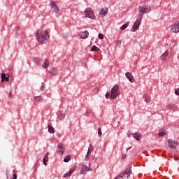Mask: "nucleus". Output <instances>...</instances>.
Instances as JSON below:
<instances>
[{"label":"nucleus","mask_w":179,"mask_h":179,"mask_svg":"<svg viewBox=\"0 0 179 179\" xmlns=\"http://www.w3.org/2000/svg\"><path fill=\"white\" fill-rule=\"evenodd\" d=\"M175 94L179 96V88L175 90Z\"/></svg>","instance_id":"nucleus-38"},{"label":"nucleus","mask_w":179,"mask_h":179,"mask_svg":"<svg viewBox=\"0 0 179 179\" xmlns=\"http://www.w3.org/2000/svg\"><path fill=\"white\" fill-rule=\"evenodd\" d=\"M92 152H93V145L92 144H90L88 147V151H87L88 155H90Z\"/></svg>","instance_id":"nucleus-25"},{"label":"nucleus","mask_w":179,"mask_h":179,"mask_svg":"<svg viewBox=\"0 0 179 179\" xmlns=\"http://www.w3.org/2000/svg\"><path fill=\"white\" fill-rule=\"evenodd\" d=\"M122 159H125V156L122 157Z\"/></svg>","instance_id":"nucleus-51"},{"label":"nucleus","mask_w":179,"mask_h":179,"mask_svg":"<svg viewBox=\"0 0 179 179\" xmlns=\"http://www.w3.org/2000/svg\"><path fill=\"white\" fill-rule=\"evenodd\" d=\"M48 132L50 134H55V130L54 127H52V126L49 124L48 126Z\"/></svg>","instance_id":"nucleus-18"},{"label":"nucleus","mask_w":179,"mask_h":179,"mask_svg":"<svg viewBox=\"0 0 179 179\" xmlns=\"http://www.w3.org/2000/svg\"><path fill=\"white\" fill-rule=\"evenodd\" d=\"M49 73L51 75V76H55L57 73H58V71L55 69H53L52 71H50Z\"/></svg>","instance_id":"nucleus-21"},{"label":"nucleus","mask_w":179,"mask_h":179,"mask_svg":"<svg viewBox=\"0 0 179 179\" xmlns=\"http://www.w3.org/2000/svg\"><path fill=\"white\" fill-rule=\"evenodd\" d=\"M129 149H131V147H129V148L127 149V152H128V150H129Z\"/></svg>","instance_id":"nucleus-49"},{"label":"nucleus","mask_w":179,"mask_h":179,"mask_svg":"<svg viewBox=\"0 0 179 179\" xmlns=\"http://www.w3.org/2000/svg\"><path fill=\"white\" fill-rule=\"evenodd\" d=\"M80 37H81V38H84V39L87 38V37H89V31H85L82 32Z\"/></svg>","instance_id":"nucleus-17"},{"label":"nucleus","mask_w":179,"mask_h":179,"mask_svg":"<svg viewBox=\"0 0 179 179\" xmlns=\"http://www.w3.org/2000/svg\"><path fill=\"white\" fill-rule=\"evenodd\" d=\"M98 38L99 40H103V38H104V35H103V34H99Z\"/></svg>","instance_id":"nucleus-34"},{"label":"nucleus","mask_w":179,"mask_h":179,"mask_svg":"<svg viewBox=\"0 0 179 179\" xmlns=\"http://www.w3.org/2000/svg\"><path fill=\"white\" fill-rule=\"evenodd\" d=\"M164 135H166V131H159L158 134L159 136H164Z\"/></svg>","instance_id":"nucleus-30"},{"label":"nucleus","mask_w":179,"mask_h":179,"mask_svg":"<svg viewBox=\"0 0 179 179\" xmlns=\"http://www.w3.org/2000/svg\"><path fill=\"white\" fill-rule=\"evenodd\" d=\"M35 101H41L43 100V96H38L34 97Z\"/></svg>","instance_id":"nucleus-27"},{"label":"nucleus","mask_w":179,"mask_h":179,"mask_svg":"<svg viewBox=\"0 0 179 179\" xmlns=\"http://www.w3.org/2000/svg\"><path fill=\"white\" fill-rule=\"evenodd\" d=\"M58 117L59 118L60 121H62V120L65 118V113H61L58 115Z\"/></svg>","instance_id":"nucleus-28"},{"label":"nucleus","mask_w":179,"mask_h":179,"mask_svg":"<svg viewBox=\"0 0 179 179\" xmlns=\"http://www.w3.org/2000/svg\"><path fill=\"white\" fill-rule=\"evenodd\" d=\"M85 17H89L90 19H94L96 16L94 15V13L93 10L90 8H87L85 10Z\"/></svg>","instance_id":"nucleus-4"},{"label":"nucleus","mask_w":179,"mask_h":179,"mask_svg":"<svg viewBox=\"0 0 179 179\" xmlns=\"http://www.w3.org/2000/svg\"><path fill=\"white\" fill-rule=\"evenodd\" d=\"M132 174V172L131 171V166H129L128 169H127L122 175V179H129V176Z\"/></svg>","instance_id":"nucleus-5"},{"label":"nucleus","mask_w":179,"mask_h":179,"mask_svg":"<svg viewBox=\"0 0 179 179\" xmlns=\"http://www.w3.org/2000/svg\"><path fill=\"white\" fill-rule=\"evenodd\" d=\"M100 50L99 49V48H97L96 45H93L92 48H91V50L90 51L91 52H93V51H99Z\"/></svg>","instance_id":"nucleus-26"},{"label":"nucleus","mask_w":179,"mask_h":179,"mask_svg":"<svg viewBox=\"0 0 179 179\" xmlns=\"http://www.w3.org/2000/svg\"><path fill=\"white\" fill-rule=\"evenodd\" d=\"M174 159H175L176 161L178 160V163H179V158L178 157H175Z\"/></svg>","instance_id":"nucleus-46"},{"label":"nucleus","mask_w":179,"mask_h":179,"mask_svg":"<svg viewBox=\"0 0 179 179\" xmlns=\"http://www.w3.org/2000/svg\"><path fill=\"white\" fill-rule=\"evenodd\" d=\"M6 176H7L8 179H10V178H9V176H8V173H6Z\"/></svg>","instance_id":"nucleus-50"},{"label":"nucleus","mask_w":179,"mask_h":179,"mask_svg":"<svg viewBox=\"0 0 179 179\" xmlns=\"http://www.w3.org/2000/svg\"><path fill=\"white\" fill-rule=\"evenodd\" d=\"M36 37L39 44H45L47 41H48V38H50V35L48 34V31H45L43 34V32L38 29L36 32Z\"/></svg>","instance_id":"nucleus-1"},{"label":"nucleus","mask_w":179,"mask_h":179,"mask_svg":"<svg viewBox=\"0 0 179 179\" xmlns=\"http://www.w3.org/2000/svg\"><path fill=\"white\" fill-rule=\"evenodd\" d=\"M99 17H104L106 15H108V8H103L99 13Z\"/></svg>","instance_id":"nucleus-11"},{"label":"nucleus","mask_w":179,"mask_h":179,"mask_svg":"<svg viewBox=\"0 0 179 179\" xmlns=\"http://www.w3.org/2000/svg\"><path fill=\"white\" fill-rule=\"evenodd\" d=\"M138 17L139 19L135 21L131 29V31H132L133 33L136 31V30L139 29V26H141V23H142V19H143V15L139 14Z\"/></svg>","instance_id":"nucleus-2"},{"label":"nucleus","mask_w":179,"mask_h":179,"mask_svg":"<svg viewBox=\"0 0 179 179\" xmlns=\"http://www.w3.org/2000/svg\"><path fill=\"white\" fill-rule=\"evenodd\" d=\"M50 6L55 13H59V8H58L55 1H52Z\"/></svg>","instance_id":"nucleus-10"},{"label":"nucleus","mask_w":179,"mask_h":179,"mask_svg":"<svg viewBox=\"0 0 179 179\" xmlns=\"http://www.w3.org/2000/svg\"><path fill=\"white\" fill-rule=\"evenodd\" d=\"M9 76H10L9 74L6 76L5 73H1V82H9Z\"/></svg>","instance_id":"nucleus-13"},{"label":"nucleus","mask_w":179,"mask_h":179,"mask_svg":"<svg viewBox=\"0 0 179 179\" xmlns=\"http://www.w3.org/2000/svg\"><path fill=\"white\" fill-rule=\"evenodd\" d=\"M47 162H48V158H43V163L44 166H47Z\"/></svg>","instance_id":"nucleus-33"},{"label":"nucleus","mask_w":179,"mask_h":179,"mask_svg":"<svg viewBox=\"0 0 179 179\" xmlns=\"http://www.w3.org/2000/svg\"><path fill=\"white\" fill-rule=\"evenodd\" d=\"M168 144H169V146H170V148L171 149H176V148H177V146H178V143H177L176 141H173L171 139L168 140Z\"/></svg>","instance_id":"nucleus-9"},{"label":"nucleus","mask_w":179,"mask_h":179,"mask_svg":"<svg viewBox=\"0 0 179 179\" xmlns=\"http://www.w3.org/2000/svg\"><path fill=\"white\" fill-rule=\"evenodd\" d=\"M34 62H35V64H40V59H38V58H34L33 59Z\"/></svg>","instance_id":"nucleus-32"},{"label":"nucleus","mask_w":179,"mask_h":179,"mask_svg":"<svg viewBox=\"0 0 179 179\" xmlns=\"http://www.w3.org/2000/svg\"><path fill=\"white\" fill-rule=\"evenodd\" d=\"M134 139L136 141H141V136H142V134H138L137 133H135L134 134Z\"/></svg>","instance_id":"nucleus-23"},{"label":"nucleus","mask_w":179,"mask_h":179,"mask_svg":"<svg viewBox=\"0 0 179 179\" xmlns=\"http://www.w3.org/2000/svg\"><path fill=\"white\" fill-rule=\"evenodd\" d=\"M105 97H106V99H109V98H110V93L106 92V95H105Z\"/></svg>","instance_id":"nucleus-39"},{"label":"nucleus","mask_w":179,"mask_h":179,"mask_svg":"<svg viewBox=\"0 0 179 179\" xmlns=\"http://www.w3.org/2000/svg\"><path fill=\"white\" fill-rule=\"evenodd\" d=\"M178 108L177 105L174 103H169L167 106V109L168 110H176Z\"/></svg>","instance_id":"nucleus-15"},{"label":"nucleus","mask_w":179,"mask_h":179,"mask_svg":"<svg viewBox=\"0 0 179 179\" xmlns=\"http://www.w3.org/2000/svg\"><path fill=\"white\" fill-rule=\"evenodd\" d=\"M90 114H92V110H87V112H86V115L87 117H90Z\"/></svg>","instance_id":"nucleus-35"},{"label":"nucleus","mask_w":179,"mask_h":179,"mask_svg":"<svg viewBox=\"0 0 179 179\" xmlns=\"http://www.w3.org/2000/svg\"><path fill=\"white\" fill-rule=\"evenodd\" d=\"M57 148L59 150H57V155H60L62 157V155H64V152L65 151V145H64L62 143H59L57 145Z\"/></svg>","instance_id":"nucleus-6"},{"label":"nucleus","mask_w":179,"mask_h":179,"mask_svg":"<svg viewBox=\"0 0 179 179\" xmlns=\"http://www.w3.org/2000/svg\"><path fill=\"white\" fill-rule=\"evenodd\" d=\"M102 132H101V128H99L98 129V136H101L102 135Z\"/></svg>","instance_id":"nucleus-36"},{"label":"nucleus","mask_w":179,"mask_h":179,"mask_svg":"<svg viewBox=\"0 0 179 179\" xmlns=\"http://www.w3.org/2000/svg\"><path fill=\"white\" fill-rule=\"evenodd\" d=\"M13 179H17V175L16 173L13 175Z\"/></svg>","instance_id":"nucleus-40"},{"label":"nucleus","mask_w":179,"mask_h":179,"mask_svg":"<svg viewBox=\"0 0 179 179\" xmlns=\"http://www.w3.org/2000/svg\"><path fill=\"white\" fill-rule=\"evenodd\" d=\"M171 33H178L179 32V22H176L171 29Z\"/></svg>","instance_id":"nucleus-8"},{"label":"nucleus","mask_w":179,"mask_h":179,"mask_svg":"<svg viewBox=\"0 0 179 179\" xmlns=\"http://www.w3.org/2000/svg\"><path fill=\"white\" fill-rule=\"evenodd\" d=\"M92 168H90V164H89V167L86 165H83L80 171V174H86L87 171H92Z\"/></svg>","instance_id":"nucleus-7"},{"label":"nucleus","mask_w":179,"mask_h":179,"mask_svg":"<svg viewBox=\"0 0 179 179\" xmlns=\"http://www.w3.org/2000/svg\"><path fill=\"white\" fill-rule=\"evenodd\" d=\"M43 158L48 159V152H47V153L45 155V157H44Z\"/></svg>","instance_id":"nucleus-44"},{"label":"nucleus","mask_w":179,"mask_h":179,"mask_svg":"<svg viewBox=\"0 0 179 179\" xmlns=\"http://www.w3.org/2000/svg\"><path fill=\"white\" fill-rule=\"evenodd\" d=\"M73 173V170L71 169V171L69 173L64 174L63 177L64 178H66V177H71V176H72Z\"/></svg>","instance_id":"nucleus-19"},{"label":"nucleus","mask_w":179,"mask_h":179,"mask_svg":"<svg viewBox=\"0 0 179 179\" xmlns=\"http://www.w3.org/2000/svg\"><path fill=\"white\" fill-rule=\"evenodd\" d=\"M45 89V87L44 86H42L41 88V90L43 92Z\"/></svg>","instance_id":"nucleus-47"},{"label":"nucleus","mask_w":179,"mask_h":179,"mask_svg":"<svg viewBox=\"0 0 179 179\" xmlns=\"http://www.w3.org/2000/svg\"><path fill=\"white\" fill-rule=\"evenodd\" d=\"M121 41L118 40L115 42L116 45H118L119 47L121 45Z\"/></svg>","instance_id":"nucleus-37"},{"label":"nucleus","mask_w":179,"mask_h":179,"mask_svg":"<svg viewBox=\"0 0 179 179\" xmlns=\"http://www.w3.org/2000/svg\"><path fill=\"white\" fill-rule=\"evenodd\" d=\"M89 159H90V154H89V152H87V155L85 156V162H87Z\"/></svg>","instance_id":"nucleus-31"},{"label":"nucleus","mask_w":179,"mask_h":179,"mask_svg":"<svg viewBox=\"0 0 179 179\" xmlns=\"http://www.w3.org/2000/svg\"><path fill=\"white\" fill-rule=\"evenodd\" d=\"M145 103H150V96L148 94H145Z\"/></svg>","instance_id":"nucleus-22"},{"label":"nucleus","mask_w":179,"mask_h":179,"mask_svg":"<svg viewBox=\"0 0 179 179\" xmlns=\"http://www.w3.org/2000/svg\"><path fill=\"white\" fill-rule=\"evenodd\" d=\"M129 1H134V0H129Z\"/></svg>","instance_id":"nucleus-53"},{"label":"nucleus","mask_w":179,"mask_h":179,"mask_svg":"<svg viewBox=\"0 0 179 179\" xmlns=\"http://www.w3.org/2000/svg\"><path fill=\"white\" fill-rule=\"evenodd\" d=\"M145 10H146V13H149V12H150V8H146V9H145Z\"/></svg>","instance_id":"nucleus-43"},{"label":"nucleus","mask_w":179,"mask_h":179,"mask_svg":"<svg viewBox=\"0 0 179 179\" xmlns=\"http://www.w3.org/2000/svg\"><path fill=\"white\" fill-rule=\"evenodd\" d=\"M125 76L126 78H128L129 82H131V83H134L135 82V78H134V76H132V73L126 72Z\"/></svg>","instance_id":"nucleus-12"},{"label":"nucleus","mask_w":179,"mask_h":179,"mask_svg":"<svg viewBox=\"0 0 179 179\" xmlns=\"http://www.w3.org/2000/svg\"><path fill=\"white\" fill-rule=\"evenodd\" d=\"M120 92L119 90L118 85H115L110 90V99H114L117 96H120Z\"/></svg>","instance_id":"nucleus-3"},{"label":"nucleus","mask_w":179,"mask_h":179,"mask_svg":"<svg viewBox=\"0 0 179 179\" xmlns=\"http://www.w3.org/2000/svg\"><path fill=\"white\" fill-rule=\"evenodd\" d=\"M138 9L140 15H143L144 13H146V7L141 6L138 7Z\"/></svg>","instance_id":"nucleus-14"},{"label":"nucleus","mask_w":179,"mask_h":179,"mask_svg":"<svg viewBox=\"0 0 179 179\" xmlns=\"http://www.w3.org/2000/svg\"><path fill=\"white\" fill-rule=\"evenodd\" d=\"M121 178H122V175L117 176L115 178V179H121Z\"/></svg>","instance_id":"nucleus-41"},{"label":"nucleus","mask_w":179,"mask_h":179,"mask_svg":"<svg viewBox=\"0 0 179 179\" xmlns=\"http://www.w3.org/2000/svg\"><path fill=\"white\" fill-rule=\"evenodd\" d=\"M93 94H96V92L93 93Z\"/></svg>","instance_id":"nucleus-52"},{"label":"nucleus","mask_w":179,"mask_h":179,"mask_svg":"<svg viewBox=\"0 0 179 179\" xmlns=\"http://www.w3.org/2000/svg\"><path fill=\"white\" fill-rule=\"evenodd\" d=\"M19 30H20V27H16V31H19Z\"/></svg>","instance_id":"nucleus-45"},{"label":"nucleus","mask_w":179,"mask_h":179,"mask_svg":"<svg viewBox=\"0 0 179 179\" xmlns=\"http://www.w3.org/2000/svg\"><path fill=\"white\" fill-rule=\"evenodd\" d=\"M129 26V24L127 23L120 27V30H125L127 27Z\"/></svg>","instance_id":"nucleus-29"},{"label":"nucleus","mask_w":179,"mask_h":179,"mask_svg":"<svg viewBox=\"0 0 179 179\" xmlns=\"http://www.w3.org/2000/svg\"><path fill=\"white\" fill-rule=\"evenodd\" d=\"M9 96L12 97V92H9Z\"/></svg>","instance_id":"nucleus-48"},{"label":"nucleus","mask_w":179,"mask_h":179,"mask_svg":"<svg viewBox=\"0 0 179 179\" xmlns=\"http://www.w3.org/2000/svg\"><path fill=\"white\" fill-rule=\"evenodd\" d=\"M71 155H67V156H66V157L64 158L63 162H64V163H68V162H69V161L71 160Z\"/></svg>","instance_id":"nucleus-24"},{"label":"nucleus","mask_w":179,"mask_h":179,"mask_svg":"<svg viewBox=\"0 0 179 179\" xmlns=\"http://www.w3.org/2000/svg\"><path fill=\"white\" fill-rule=\"evenodd\" d=\"M43 68L47 69L48 66H50V62L48 59H45L44 65L42 66Z\"/></svg>","instance_id":"nucleus-20"},{"label":"nucleus","mask_w":179,"mask_h":179,"mask_svg":"<svg viewBox=\"0 0 179 179\" xmlns=\"http://www.w3.org/2000/svg\"><path fill=\"white\" fill-rule=\"evenodd\" d=\"M131 135H134V134L132 133H131V131H129L127 134L128 138H131Z\"/></svg>","instance_id":"nucleus-42"},{"label":"nucleus","mask_w":179,"mask_h":179,"mask_svg":"<svg viewBox=\"0 0 179 179\" xmlns=\"http://www.w3.org/2000/svg\"><path fill=\"white\" fill-rule=\"evenodd\" d=\"M169 55V50H166L164 54L161 56V61H166V58H167Z\"/></svg>","instance_id":"nucleus-16"}]
</instances>
